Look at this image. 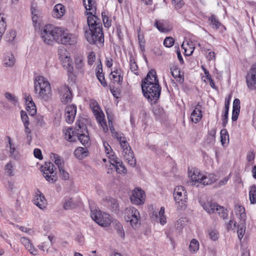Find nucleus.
<instances>
[{
    "label": "nucleus",
    "mask_w": 256,
    "mask_h": 256,
    "mask_svg": "<svg viewBox=\"0 0 256 256\" xmlns=\"http://www.w3.org/2000/svg\"><path fill=\"white\" fill-rule=\"evenodd\" d=\"M142 89L144 96L152 104L157 102L161 92L156 72L151 70L142 83Z\"/></svg>",
    "instance_id": "f257e3e1"
},
{
    "label": "nucleus",
    "mask_w": 256,
    "mask_h": 256,
    "mask_svg": "<svg viewBox=\"0 0 256 256\" xmlns=\"http://www.w3.org/2000/svg\"><path fill=\"white\" fill-rule=\"evenodd\" d=\"M99 20L96 16L90 12L87 20L89 29L85 32V37L90 44L102 46L104 42V36L102 25Z\"/></svg>",
    "instance_id": "f03ea898"
},
{
    "label": "nucleus",
    "mask_w": 256,
    "mask_h": 256,
    "mask_svg": "<svg viewBox=\"0 0 256 256\" xmlns=\"http://www.w3.org/2000/svg\"><path fill=\"white\" fill-rule=\"evenodd\" d=\"M114 138L119 142L121 148L122 149V155L126 162L131 166L134 167L136 165V159L132 151L129 144L126 140L124 134L118 132L112 135Z\"/></svg>",
    "instance_id": "7ed1b4c3"
},
{
    "label": "nucleus",
    "mask_w": 256,
    "mask_h": 256,
    "mask_svg": "<svg viewBox=\"0 0 256 256\" xmlns=\"http://www.w3.org/2000/svg\"><path fill=\"white\" fill-rule=\"evenodd\" d=\"M34 90L41 100L47 101L51 96V87L48 80L42 76H38L34 79Z\"/></svg>",
    "instance_id": "20e7f679"
},
{
    "label": "nucleus",
    "mask_w": 256,
    "mask_h": 256,
    "mask_svg": "<svg viewBox=\"0 0 256 256\" xmlns=\"http://www.w3.org/2000/svg\"><path fill=\"white\" fill-rule=\"evenodd\" d=\"M60 32L58 27L52 24L46 25L41 29V38L45 44H52L54 42L56 41L58 34Z\"/></svg>",
    "instance_id": "39448f33"
},
{
    "label": "nucleus",
    "mask_w": 256,
    "mask_h": 256,
    "mask_svg": "<svg viewBox=\"0 0 256 256\" xmlns=\"http://www.w3.org/2000/svg\"><path fill=\"white\" fill-rule=\"evenodd\" d=\"M200 204L204 210L209 214H218L223 219H226L228 216L226 208L212 201H202Z\"/></svg>",
    "instance_id": "423d86ee"
},
{
    "label": "nucleus",
    "mask_w": 256,
    "mask_h": 256,
    "mask_svg": "<svg viewBox=\"0 0 256 256\" xmlns=\"http://www.w3.org/2000/svg\"><path fill=\"white\" fill-rule=\"evenodd\" d=\"M92 218L98 225L106 227L110 225L111 220L110 216L105 212H102L98 208L90 205Z\"/></svg>",
    "instance_id": "0eeeda50"
},
{
    "label": "nucleus",
    "mask_w": 256,
    "mask_h": 256,
    "mask_svg": "<svg viewBox=\"0 0 256 256\" xmlns=\"http://www.w3.org/2000/svg\"><path fill=\"white\" fill-rule=\"evenodd\" d=\"M124 218L126 222L130 223L134 228H136L140 225V212L133 206H130L126 209Z\"/></svg>",
    "instance_id": "6e6552de"
},
{
    "label": "nucleus",
    "mask_w": 256,
    "mask_h": 256,
    "mask_svg": "<svg viewBox=\"0 0 256 256\" xmlns=\"http://www.w3.org/2000/svg\"><path fill=\"white\" fill-rule=\"evenodd\" d=\"M42 172L45 178L50 183H54L56 180V168L51 162H46L42 166Z\"/></svg>",
    "instance_id": "1a4fd4ad"
},
{
    "label": "nucleus",
    "mask_w": 256,
    "mask_h": 256,
    "mask_svg": "<svg viewBox=\"0 0 256 256\" xmlns=\"http://www.w3.org/2000/svg\"><path fill=\"white\" fill-rule=\"evenodd\" d=\"M76 133L77 134V137L80 142L83 145H86L90 142V137L88 136V131L86 126L83 122H76V126L75 128Z\"/></svg>",
    "instance_id": "9d476101"
},
{
    "label": "nucleus",
    "mask_w": 256,
    "mask_h": 256,
    "mask_svg": "<svg viewBox=\"0 0 256 256\" xmlns=\"http://www.w3.org/2000/svg\"><path fill=\"white\" fill-rule=\"evenodd\" d=\"M59 30L60 32L58 34L56 42L69 45L74 44L76 42V38L74 35L60 28H59Z\"/></svg>",
    "instance_id": "9b49d317"
},
{
    "label": "nucleus",
    "mask_w": 256,
    "mask_h": 256,
    "mask_svg": "<svg viewBox=\"0 0 256 256\" xmlns=\"http://www.w3.org/2000/svg\"><path fill=\"white\" fill-rule=\"evenodd\" d=\"M204 174L195 168H192L188 169V176L190 178V182L192 185L198 186L202 184Z\"/></svg>",
    "instance_id": "f8f14e48"
},
{
    "label": "nucleus",
    "mask_w": 256,
    "mask_h": 256,
    "mask_svg": "<svg viewBox=\"0 0 256 256\" xmlns=\"http://www.w3.org/2000/svg\"><path fill=\"white\" fill-rule=\"evenodd\" d=\"M60 98L61 102L64 104L70 102L73 98L72 92L68 86L62 85L58 89Z\"/></svg>",
    "instance_id": "ddd939ff"
},
{
    "label": "nucleus",
    "mask_w": 256,
    "mask_h": 256,
    "mask_svg": "<svg viewBox=\"0 0 256 256\" xmlns=\"http://www.w3.org/2000/svg\"><path fill=\"white\" fill-rule=\"evenodd\" d=\"M132 202L134 204H142L144 202L146 199L145 192L140 188H135L130 196Z\"/></svg>",
    "instance_id": "4468645a"
},
{
    "label": "nucleus",
    "mask_w": 256,
    "mask_h": 256,
    "mask_svg": "<svg viewBox=\"0 0 256 256\" xmlns=\"http://www.w3.org/2000/svg\"><path fill=\"white\" fill-rule=\"evenodd\" d=\"M246 78L248 88L250 90L256 89V62L252 66Z\"/></svg>",
    "instance_id": "2eb2a0df"
},
{
    "label": "nucleus",
    "mask_w": 256,
    "mask_h": 256,
    "mask_svg": "<svg viewBox=\"0 0 256 256\" xmlns=\"http://www.w3.org/2000/svg\"><path fill=\"white\" fill-rule=\"evenodd\" d=\"M76 113V106L72 104L67 106L65 110L66 121L68 124L73 122Z\"/></svg>",
    "instance_id": "dca6fc26"
},
{
    "label": "nucleus",
    "mask_w": 256,
    "mask_h": 256,
    "mask_svg": "<svg viewBox=\"0 0 256 256\" xmlns=\"http://www.w3.org/2000/svg\"><path fill=\"white\" fill-rule=\"evenodd\" d=\"M33 201L34 203L40 209H44L46 208V200L42 193L38 190H37L36 192Z\"/></svg>",
    "instance_id": "f3484780"
},
{
    "label": "nucleus",
    "mask_w": 256,
    "mask_h": 256,
    "mask_svg": "<svg viewBox=\"0 0 256 256\" xmlns=\"http://www.w3.org/2000/svg\"><path fill=\"white\" fill-rule=\"evenodd\" d=\"M112 166L111 169H115L118 174H124L126 172V169L122 162L118 161L116 158H112L110 162Z\"/></svg>",
    "instance_id": "a211bd4d"
},
{
    "label": "nucleus",
    "mask_w": 256,
    "mask_h": 256,
    "mask_svg": "<svg viewBox=\"0 0 256 256\" xmlns=\"http://www.w3.org/2000/svg\"><path fill=\"white\" fill-rule=\"evenodd\" d=\"M24 98L26 100V110L31 116H34L36 112V106L33 102L30 95L25 94Z\"/></svg>",
    "instance_id": "6ab92c4d"
},
{
    "label": "nucleus",
    "mask_w": 256,
    "mask_h": 256,
    "mask_svg": "<svg viewBox=\"0 0 256 256\" xmlns=\"http://www.w3.org/2000/svg\"><path fill=\"white\" fill-rule=\"evenodd\" d=\"M231 100V96L229 95L228 97L225 98L224 102V110L222 114V121L223 127H226L228 122V116L230 102Z\"/></svg>",
    "instance_id": "aec40b11"
},
{
    "label": "nucleus",
    "mask_w": 256,
    "mask_h": 256,
    "mask_svg": "<svg viewBox=\"0 0 256 256\" xmlns=\"http://www.w3.org/2000/svg\"><path fill=\"white\" fill-rule=\"evenodd\" d=\"M110 78L114 84H121L123 80L122 70L120 69L114 70L110 74Z\"/></svg>",
    "instance_id": "412c9836"
},
{
    "label": "nucleus",
    "mask_w": 256,
    "mask_h": 256,
    "mask_svg": "<svg viewBox=\"0 0 256 256\" xmlns=\"http://www.w3.org/2000/svg\"><path fill=\"white\" fill-rule=\"evenodd\" d=\"M174 196L175 201L180 199H187V194L186 190L182 186H177L174 190Z\"/></svg>",
    "instance_id": "4be33fe9"
},
{
    "label": "nucleus",
    "mask_w": 256,
    "mask_h": 256,
    "mask_svg": "<svg viewBox=\"0 0 256 256\" xmlns=\"http://www.w3.org/2000/svg\"><path fill=\"white\" fill-rule=\"evenodd\" d=\"M240 102L238 98H235L232 104V120L233 122L236 121L240 114Z\"/></svg>",
    "instance_id": "5701e85b"
},
{
    "label": "nucleus",
    "mask_w": 256,
    "mask_h": 256,
    "mask_svg": "<svg viewBox=\"0 0 256 256\" xmlns=\"http://www.w3.org/2000/svg\"><path fill=\"white\" fill-rule=\"evenodd\" d=\"M94 115L98 123L102 126L103 131L104 132H107L108 128L105 120V116L102 111L101 110L98 112L95 113Z\"/></svg>",
    "instance_id": "b1692460"
},
{
    "label": "nucleus",
    "mask_w": 256,
    "mask_h": 256,
    "mask_svg": "<svg viewBox=\"0 0 256 256\" xmlns=\"http://www.w3.org/2000/svg\"><path fill=\"white\" fill-rule=\"evenodd\" d=\"M234 210L238 218L240 220V222H246V215L244 206L241 205L236 204L234 206Z\"/></svg>",
    "instance_id": "393cba45"
},
{
    "label": "nucleus",
    "mask_w": 256,
    "mask_h": 256,
    "mask_svg": "<svg viewBox=\"0 0 256 256\" xmlns=\"http://www.w3.org/2000/svg\"><path fill=\"white\" fill-rule=\"evenodd\" d=\"M15 62V58L12 54L11 52L4 54L2 60L4 66L6 67H12L14 65Z\"/></svg>",
    "instance_id": "a878e982"
},
{
    "label": "nucleus",
    "mask_w": 256,
    "mask_h": 256,
    "mask_svg": "<svg viewBox=\"0 0 256 256\" xmlns=\"http://www.w3.org/2000/svg\"><path fill=\"white\" fill-rule=\"evenodd\" d=\"M106 200L108 206L110 207L112 212L117 213L119 211V204L118 201L111 197L106 198Z\"/></svg>",
    "instance_id": "bb28decb"
},
{
    "label": "nucleus",
    "mask_w": 256,
    "mask_h": 256,
    "mask_svg": "<svg viewBox=\"0 0 256 256\" xmlns=\"http://www.w3.org/2000/svg\"><path fill=\"white\" fill-rule=\"evenodd\" d=\"M64 6L61 4H58L54 6L52 14L54 18H60L64 15Z\"/></svg>",
    "instance_id": "cd10ccee"
},
{
    "label": "nucleus",
    "mask_w": 256,
    "mask_h": 256,
    "mask_svg": "<svg viewBox=\"0 0 256 256\" xmlns=\"http://www.w3.org/2000/svg\"><path fill=\"white\" fill-rule=\"evenodd\" d=\"M6 138L8 141L6 146L8 148H9L8 150L10 154V156L12 158H16L18 156V152L16 150L15 144L12 142L10 136H8Z\"/></svg>",
    "instance_id": "c85d7f7f"
},
{
    "label": "nucleus",
    "mask_w": 256,
    "mask_h": 256,
    "mask_svg": "<svg viewBox=\"0 0 256 256\" xmlns=\"http://www.w3.org/2000/svg\"><path fill=\"white\" fill-rule=\"evenodd\" d=\"M199 106V104H198L190 114L191 120L195 124L199 122L202 118V110L200 108H198Z\"/></svg>",
    "instance_id": "c756f323"
},
{
    "label": "nucleus",
    "mask_w": 256,
    "mask_h": 256,
    "mask_svg": "<svg viewBox=\"0 0 256 256\" xmlns=\"http://www.w3.org/2000/svg\"><path fill=\"white\" fill-rule=\"evenodd\" d=\"M74 154L77 158L82 160L88 156L89 152L86 148L79 147L74 150Z\"/></svg>",
    "instance_id": "7c9ffc66"
},
{
    "label": "nucleus",
    "mask_w": 256,
    "mask_h": 256,
    "mask_svg": "<svg viewBox=\"0 0 256 256\" xmlns=\"http://www.w3.org/2000/svg\"><path fill=\"white\" fill-rule=\"evenodd\" d=\"M50 158L54 164L58 166V170L62 168L64 166V161L62 158L57 154L52 153Z\"/></svg>",
    "instance_id": "2f4dec72"
},
{
    "label": "nucleus",
    "mask_w": 256,
    "mask_h": 256,
    "mask_svg": "<svg viewBox=\"0 0 256 256\" xmlns=\"http://www.w3.org/2000/svg\"><path fill=\"white\" fill-rule=\"evenodd\" d=\"M217 176L213 174H208V176L204 174L202 184L208 185L214 183L217 180Z\"/></svg>",
    "instance_id": "473e14b6"
},
{
    "label": "nucleus",
    "mask_w": 256,
    "mask_h": 256,
    "mask_svg": "<svg viewBox=\"0 0 256 256\" xmlns=\"http://www.w3.org/2000/svg\"><path fill=\"white\" fill-rule=\"evenodd\" d=\"M103 146L104 148V152L107 155V156L109 160V162L111 161L112 158H116V156L115 155V153L113 152L111 146L106 141L103 142Z\"/></svg>",
    "instance_id": "72a5a7b5"
},
{
    "label": "nucleus",
    "mask_w": 256,
    "mask_h": 256,
    "mask_svg": "<svg viewBox=\"0 0 256 256\" xmlns=\"http://www.w3.org/2000/svg\"><path fill=\"white\" fill-rule=\"evenodd\" d=\"M172 76L180 84H182L184 82V76L181 75L179 68H175L174 69L170 68Z\"/></svg>",
    "instance_id": "f704fd0d"
},
{
    "label": "nucleus",
    "mask_w": 256,
    "mask_h": 256,
    "mask_svg": "<svg viewBox=\"0 0 256 256\" xmlns=\"http://www.w3.org/2000/svg\"><path fill=\"white\" fill-rule=\"evenodd\" d=\"M182 48L184 50L186 55L191 56L195 49L192 42H188L186 44L184 42L182 45Z\"/></svg>",
    "instance_id": "c9c22d12"
},
{
    "label": "nucleus",
    "mask_w": 256,
    "mask_h": 256,
    "mask_svg": "<svg viewBox=\"0 0 256 256\" xmlns=\"http://www.w3.org/2000/svg\"><path fill=\"white\" fill-rule=\"evenodd\" d=\"M63 134L64 136V138L70 142L75 141V138L74 137V131L72 128H67L63 130Z\"/></svg>",
    "instance_id": "e433bc0d"
},
{
    "label": "nucleus",
    "mask_w": 256,
    "mask_h": 256,
    "mask_svg": "<svg viewBox=\"0 0 256 256\" xmlns=\"http://www.w3.org/2000/svg\"><path fill=\"white\" fill-rule=\"evenodd\" d=\"M199 242L198 240L193 238L191 240L189 245V250L192 254H195L199 249Z\"/></svg>",
    "instance_id": "4c0bfd02"
},
{
    "label": "nucleus",
    "mask_w": 256,
    "mask_h": 256,
    "mask_svg": "<svg viewBox=\"0 0 256 256\" xmlns=\"http://www.w3.org/2000/svg\"><path fill=\"white\" fill-rule=\"evenodd\" d=\"M249 199L251 204H256V186L254 184L250 188Z\"/></svg>",
    "instance_id": "58836bf2"
},
{
    "label": "nucleus",
    "mask_w": 256,
    "mask_h": 256,
    "mask_svg": "<svg viewBox=\"0 0 256 256\" xmlns=\"http://www.w3.org/2000/svg\"><path fill=\"white\" fill-rule=\"evenodd\" d=\"M76 204L74 200L71 198H65L63 204L64 210H70L74 208Z\"/></svg>",
    "instance_id": "ea45409f"
},
{
    "label": "nucleus",
    "mask_w": 256,
    "mask_h": 256,
    "mask_svg": "<svg viewBox=\"0 0 256 256\" xmlns=\"http://www.w3.org/2000/svg\"><path fill=\"white\" fill-rule=\"evenodd\" d=\"M246 228V222H240V224L238 226L237 233L238 239L240 240L242 238L245 234Z\"/></svg>",
    "instance_id": "a19ab883"
},
{
    "label": "nucleus",
    "mask_w": 256,
    "mask_h": 256,
    "mask_svg": "<svg viewBox=\"0 0 256 256\" xmlns=\"http://www.w3.org/2000/svg\"><path fill=\"white\" fill-rule=\"evenodd\" d=\"M66 62H63L64 66L67 70L68 72L72 73L74 70L72 59L67 56L65 57Z\"/></svg>",
    "instance_id": "79ce46f5"
},
{
    "label": "nucleus",
    "mask_w": 256,
    "mask_h": 256,
    "mask_svg": "<svg viewBox=\"0 0 256 256\" xmlns=\"http://www.w3.org/2000/svg\"><path fill=\"white\" fill-rule=\"evenodd\" d=\"M84 58L81 56H78L75 58V67L78 69L80 72H84Z\"/></svg>",
    "instance_id": "37998d69"
},
{
    "label": "nucleus",
    "mask_w": 256,
    "mask_h": 256,
    "mask_svg": "<svg viewBox=\"0 0 256 256\" xmlns=\"http://www.w3.org/2000/svg\"><path fill=\"white\" fill-rule=\"evenodd\" d=\"M130 67L131 71L135 74L138 75V66L135 62L134 58L132 56H130Z\"/></svg>",
    "instance_id": "c03bdc74"
},
{
    "label": "nucleus",
    "mask_w": 256,
    "mask_h": 256,
    "mask_svg": "<svg viewBox=\"0 0 256 256\" xmlns=\"http://www.w3.org/2000/svg\"><path fill=\"white\" fill-rule=\"evenodd\" d=\"M220 141L222 144H227L229 141V134L226 129H222L220 131Z\"/></svg>",
    "instance_id": "a18cd8bd"
},
{
    "label": "nucleus",
    "mask_w": 256,
    "mask_h": 256,
    "mask_svg": "<svg viewBox=\"0 0 256 256\" xmlns=\"http://www.w3.org/2000/svg\"><path fill=\"white\" fill-rule=\"evenodd\" d=\"M154 114L158 118L162 117L164 114L163 108L159 106H154L152 110Z\"/></svg>",
    "instance_id": "49530a36"
},
{
    "label": "nucleus",
    "mask_w": 256,
    "mask_h": 256,
    "mask_svg": "<svg viewBox=\"0 0 256 256\" xmlns=\"http://www.w3.org/2000/svg\"><path fill=\"white\" fill-rule=\"evenodd\" d=\"M6 28V22L2 14H0V40Z\"/></svg>",
    "instance_id": "de8ad7c7"
},
{
    "label": "nucleus",
    "mask_w": 256,
    "mask_h": 256,
    "mask_svg": "<svg viewBox=\"0 0 256 256\" xmlns=\"http://www.w3.org/2000/svg\"><path fill=\"white\" fill-rule=\"evenodd\" d=\"M114 228L116 230L117 233L119 236H120L121 238H124L125 234L122 224L119 222H116L115 224Z\"/></svg>",
    "instance_id": "09e8293b"
},
{
    "label": "nucleus",
    "mask_w": 256,
    "mask_h": 256,
    "mask_svg": "<svg viewBox=\"0 0 256 256\" xmlns=\"http://www.w3.org/2000/svg\"><path fill=\"white\" fill-rule=\"evenodd\" d=\"M158 217L160 222L162 225H164L166 223V216L164 215V207H161L159 212H158Z\"/></svg>",
    "instance_id": "8fccbe9b"
},
{
    "label": "nucleus",
    "mask_w": 256,
    "mask_h": 256,
    "mask_svg": "<svg viewBox=\"0 0 256 256\" xmlns=\"http://www.w3.org/2000/svg\"><path fill=\"white\" fill-rule=\"evenodd\" d=\"M187 199H180V200H176L177 208L180 210H184L187 206Z\"/></svg>",
    "instance_id": "3c124183"
},
{
    "label": "nucleus",
    "mask_w": 256,
    "mask_h": 256,
    "mask_svg": "<svg viewBox=\"0 0 256 256\" xmlns=\"http://www.w3.org/2000/svg\"><path fill=\"white\" fill-rule=\"evenodd\" d=\"M90 106L94 114L102 110L98 102L94 100H90Z\"/></svg>",
    "instance_id": "603ef678"
},
{
    "label": "nucleus",
    "mask_w": 256,
    "mask_h": 256,
    "mask_svg": "<svg viewBox=\"0 0 256 256\" xmlns=\"http://www.w3.org/2000/svg\"><path fill=\"white\" fill-rule=\"evenodd\" d=\"M5 170L10 176H13L14 174V166L11 162H9L5 166Z\"/></svg>",
    "instance_id": "864d4df0"
},
{
    "label": "nucleus",
    "mask_w": 256,
    "mask_h": 256,
    "mask_svg": "<svg viewBox=\"0 0 256 256\" xmlns=\"http://www.w3.org/2000/svg\"><path fill=\"white\" fill-rule=\"evenodd\" d=\"M209 20H210V23L212 25V28H214L216 29L219 28L220 26V23L214 15L211 16L209 18Z\"/></svg>",
    "instance_id": "5fc2aeb1"
},
{
    "label": "nucleus",
    "mask_w": 256,
    "mask_h": 256,
    "mask_svg": "<svg viewBox=\"0 0 256 256\" xmlns=\"http://www.w3.org/2000/svg\"><path fill=\"white\" fill-rule=\"evenodd\" d=\"M102 16L104 26L107 28H110L112 24L111 20H110L109 18L106 15V13L104 12H102Z\"/></svg>",
    "instance_id": "6e6d98bb"
},
{
    "label": "nucleus",
    "mask_w": 256,
    "mask_h": 256,
    "mask_svg": "<svg viewBox=\"0 0 256 256\" xmlns=\"http://www.w3.org/2000/svg\"><path fill=\"white\" fill-rule=\"evenodd\" d=\"M172 4L176 10L180 9L184 4V0H171Z\"/></svg>",
    "instance_id": "4d7b16f0"
},
{
    "label": "nucleus",
    "mask_w": 256,
    "mask_h": 256,
    "mask_svg": "<svg viewBox=\"0 0 256 256\" xmlns=\"http://www.w3.org/2000/svg\"><path fill=\"white\" fill-rule=\"evenodd\" d=\"M96 74L101 84L103 86H107V83L105 80L104 74L102 72L99 71V72H96Z\"/></svg>",
    "instance_id": "13d9d810"
},
{
    "label": "nucleus",
    "mask_w": 256,
    "mask_h": 256,
    "mask_svg": "<svg viewBox=\"0 0 256 256\" xmlns=\"http://www.w3.org/2000/svg\"><path fill=\"white\" fill-rule=\"evenodd\" d=\"M154 26L161 32H164L166 29L164 28V21L163 20H156Z\"/></svg>",
    "instance_id": "bf43d9fd"
},
{
    "label": "nucleus",
    "mask_w": 256,
    "mask_h": 256,
    "mask_svg": "<svg viewBox=\"0 0 256 256\" xmlns=\"http://www.w3.org/2000/svg\"><path fill=\"white\" fill-rule=\"evenodd\" d=\"M210 238L212 240H216L218 238V232L214 229H210L208 230Z\"/></svg>",
    "instance_id": "052dcab7"
},
{
    "label": "nucleus",
    "mask_w": 256,
    "mask_h": 256,
    "mask_svg": "<svg viewBox=\"0 0 256 256\" xmlns=\"http://www.w3.org/2000/svg\"><path fill=\"white\" fill-rule=\"evenodd\" d=\"M20 118L24 125L30 124L29 118L26 112L22 110L20 111Z\"/></svg>",
    "instance_id": "680f3d73"
},
{
    "label": "nucleus",
    "mask_w": 256,
    "mask_h": 256,
    "mask_svg": "<svg viewBox=\"0 0 256 256\" xmlns=\"http://www.w3.org/2000/svg\"><path fill=\"white\" fill-rule=\"evenodd\" d=\"M29 124L24 125V132L26 136L27 140L28 141L29 144L32 140V131L28 127Z\"/></svg>",
    "instance_id": "e2e57ef3"
},
{
    "label": "nucleus",
    "mask_w": 256,
    "mask_h": 256,
    "mask_svg": "<svg viewBox=\"0 0 256 256\" xmlns=\"http://www.w3.org/2000/svg\"><path fill=\"white\" fill-rule=\"evenodd\" d=\"M4 96L14 104H16L18 102L17 98L14 94L8 92L5 93Z\"/></svg>",
    "instance_id": "0e129e2a"
},
{
    "label": "nucleus",
    "mask_w": 256,
    "mask_h": 256,
    "mask_svg": "<svg viewBox=\"0 0 256 256\" xmlns=\"http://www.w3.org/2000/svg\"><path fill=\"white\" fill-rule=\"evenodd\" d=\"M174 42V41L172 38L166 37L164 39L163 44L166 47L170 48L173 46Z\"/></svg>",
    "instance_id": "69168bd1"
},
{
    "label": "nucleus",
    "mask_w": 256,
    "mask_h": 256,
    "mask_svg": "<svg viewBox=\"0 0 256 256\" xmlns=\"http://www.w3.org/2000/svg\"><path fill=\"white\" fill-rule=\"evenodd\" d=\"M16 32L14 30H10L6 34V39L7 41L12 42L16 37Z\"/></svg>",
    "instance_id": "338daca9"
},
{
    "label": "nucleus",
    "mask_w": 256,
    "mask_h": 256,
    "mask_svg": "<svg viewBox=\"0 0 256 256\" xmlns=\"http://www.w3.org/2000/svg\"><path fill=\"white\" fill-rule=\"evenodd\" d=\"M20 241L26 249L28 248L29 246V248H30V245L32 244L30 240L26 237H22L20 239Z\"/></svg>",
    "instance_id": "774afa93"
}]
</instances>
